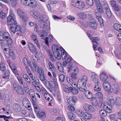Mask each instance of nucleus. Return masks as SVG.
I'll return each instance as SVG.
<instances>
[{
  "mask_svg": "<svg viewBox=\"0 0 121 121\" xmlns=\"http://www.w3.org/2000/svg\"><path fill=\"white\" fill-rule=\"evenodd\" d=\"M24 89H26V90H27L28 91H29V87L26 83H24Z\"/></svg>",
  "mask_w": 121,
  "mask_h": 121,
  "instance_id": "obj_64",
  "label": "nucleus"
},
{
  "mask_svg": "<svg viewBox=\"0 0 121 121\" xmlns=\"http://www.w3.org/2000/svg\"><path fill=\"white\" fill-rule=\"evenodd\" d=\"M65 76L64 74H60L59 76V80L61 82L64 81Z\"/></svg>",
  "mask_w": 121,
  "mask_h": 121,
  "instance_id": "obj_41",
  "label": "nucleus"
},
{
  "mask_svg": "<svg viewBox=\"0 0 121 121\" xmlns=\"http://www.w3.org/2000/svg\"><path fill=\"white\" fill-rule=\"evenodd\" d=\"M83 82V81H81V79L80 80H79L78 82L77 85H76V86H77V87H80L82 85V83Z\"/></svg>",
  "mask_w": 121,
  "mask_h": 121,
  "instance_id": "obj_50",
  "label": "nucleus"
},
{
  "mask_svg": "<svg viewBox=\"0 0 121 121\" xmlns=\"http://www.w3.org/2000/svg\"><path fill=\"white\" fill-rule=\"evenodd\" d=\"M74 73H73L71 75V78L74 79H76L77 78V74L78 73H77L76 72H75Z\"/></svg>",
  "mask_w": 121,
  "mask_h": 121,
  "instance_id": "obj_47",
  "label": "nucleus"
},
{
  "mask_svg": "<svg viewBox=\"0 0 121 121\" xmlns=\"http://www.w3.org/2000/svg\"><path fill=\"white\" fill-rule=\"evenodd\" d=\"M88 79L86 76H84L83 77V78L81 79V80L82 81H83V82H86L87 81Z\"/></svg>",
  "mask_w": 121,
  "mask_h": 121,
  "instance_id": "obj_61",
  "label": "nucleus"
},
{
  "mask_svg": "<svg viewBox=\"0 0 121 121\" xmlns=\"http://www.w3.org/2000/svg\"><path fill=\"white\" fill-rule=\"evenodd\" d=\"M113 8L115 10L117 11H119L121 9V7L118 5H117Z\"/></svg>",
  "mask_w": 121,
  "mask_h": 121,
  "instance_id": "obj_51",
  "label": "nucleus"
},
{
  "mask_svg": "<svg viewBox=\"0 0 121 121\" xmlns=\"http://www.w3.org/2000/svg\"><path fill=\"white\" fill-rule=\"evenodd\" d=\"M85 116L84 118L86 119H89L91 118L92 117V116L91 114L88 113V112H85Z\"/></svg>",
  "mask_w": 121,
  "mask_h": 121,
  "instance_id": "obj_39",
  "label": "nucleus"
},
{
  "mask_svg": "<svg viewBox=\"0 0 121 121\" xmlns=\"http://www.w3.org/2000/svg\"><path fill=\"white\" fill-rule=\"evenodd\" d=\"M5 14L2 11L0 12V17L2 19H4L5 17Z\"/></svg>",
  "mask_w": 121,
  "mask_h": 121,
  "instance_id": "obj_55",
  "label": "nucleus"
},
{
  "mask_svg": "<svg viewBox=\"0 0 121 121\" xmlns=\"http://www.w3.org/2000/svg\"><path fill=\"white\" fill-rule=\"evenodd\" d=\"M17 12L18 16L23 19L22 20L24 22H26L28 18L27 15L24 14L22 10L18 9L17 10Z\"/></svg>",
  "mask_w": 121,
  "mask_h": 121,
  "instance_id": "obj_5",
  "label": "nucleus"
},
{
  "mask_svg": "<svg viewBox=\"0 0 121 121\" xmlns=\"http://www.w3.org/2000/svg\"><path fill=\"white\" fill-rule=\"evenodd\" d=\"M109 87L107 86L104 85V87L105 90L108 92L111 93L112 91H111V86L110 84H108Z\"/></svg>",
  "mask_w": 121,
  "mask_h": 121,
  "instance_id": "obj_32",
  "label": "nucleus"
},
{
  "mask_svg": "<svg viewBox=\"0 0 121 121\" xmlns=\"http://www.w3.org/2000/svg\"><path fill=\"white\" fill-rule=\"evenodd\" d=\"M6 69V67L4 63L3 62H1L0 64V69L2 71H4Z\"/></svg>",
  "mask_w": 121,
  "mask_h": 121,
  "instance_id": "obj_33",
  "label": "nucleus"
},
{
  "mask_svg": "<svg viewBox=\"0 0 121 121\" xmlns=\"http://www.w3.org/2000/svg\"><path fill=\"white\" fill-rule=\"evenodd\" d=\"M73 64L72 63H70V64L69 65L68 68L69 70L68 71V72H70L73 73L76 72L77 73H78L79 71L78 68L74 66H72Z\"/></svg>",
  "mask_w": 121,
  "mask_h": 121,
  "instance_id": "obj_8",
  "label": "nucleus"
},
{
  "mask_svg": "<svg viewBox=\"0 0 121 121\" xmlns=\"http://www.w3.org/2000/svg\"><path fill=\"white\" fill-rule=\"evenodd\" d=\"M95 14L96 16H97V18L98 19V20L100 22V24H103V21L102 19V18L101 17H99V16H98L97 13L96 12L95 13Z\"/></svg>",
  "mask_w": 121,
  "mask_h": 121,
  "instance_id": "obj_42",
  "label": "nucleus"
},
{
  "mask_svg": "<svg viewBox=\"0 0 121 121\" xmlns=\"http://www.w3.org/2000/svg\"><path fill=\"white\" fill-rule=\"evenodd\" d=\"M80 113L79 114V116L80 117L84 118L85 116V112H84L82 110L79 111Z\"/></svg>",
  "mask_w": 121,
  "mask_h": 121,
  "instance_id": "obj_48",
  "label": "nucleus"
},
{
  "mask_svg": "<svg viewBox=\"0 0 121 121\" xmlns=\"http://www.w3.org/2000/svg\"><path fill=\"white\" fill-rule=\"evenodd\" d=\"M114 28L121 33V25L117 23H115L113 25Z\"/></svg>",
  "mask_w": 121,
  "mask_h": 121,
  "instance_id": "obj_25",
  "label": "nucleus"
},
{
  "mask_svg": "<svg viewBox=\"0 0 121 121\" xmlns=\"http://www.w3.org/2000/svg\"><path fill=\"white\" fill-rule=\"evenodd\" d=\"M56 83L54 82H53L50 85V87L53 90L55 89V88L56 87Z\"/></svg>",
  "mask_w": 121,
  "mask_h": 121,
  "instance_id": "obj_59",
  "label": "nucleus"
},
{
  "mask_svg": "<svg viewBox=\"0 0 121 121\" xmlns=\"http://www.w3.org/2000/svg\"><path fill=\"white\" fill-rule=\"evenodd\" d=\"M30 15L36 19L39 18V17L40 15H39L36 11L31 12L30 13Z\"/></svg>",
  "mask_w": 121,
  "mask_h": 121,
  "instance_id": "obj_28",
  "label": "nucleus"
},
{
  "mask_svg": "<svg viewBox=\"0 0 121 121\" xmlns=\"http://www.w3.org/2000/svg\"><path fill=\"white\" fill-rule=\"evenodd\" d=\"M21 2L22 4L24 5H28V2L25 0H21Z\"/></svg>",
  "mask_w": 121,
  "mask_h": 121,
  "instance_id": "obj_63",
  "label": "nucleus"
},
{
  "mask_svg": "<svg viewBox=\"0 0 121 121\" xmlns=\"http://www.w3.org/2000/svg\"><path fill=\"white\" fill-rule=\"evenodd\" d=\"M28 4V5L32 8L36 7L37 5V2L35 0H31L30 2H29Z\"/></svg>",
  "mask_w": 121,
  "mask_h": 121,
  "instance_id": "obj_19",
  "label": "nucleus"
},
{
  "mask_svg": "<svg viewBox=\"0 0 121 121\" xmlns=\"http://www.w3.org/2000/svg\"><path fill=\"white\" fill-rule=\"evenodd\" d=\"M15 26L16 27V31L17 32V35L19 36H20L23 34V30L21 29V26H17V24H16Z\"/></svg>",
  "mask_w": 121,
  "mask_h": 121,
  "instance_id": "obj_16",
  "label": "nucleus"
},
{
  "mask_svg": "<svg viewBox=\"0 0 121 121\" xmlns=\"http://www.w3.org/2000/svg\"><path fill=\"white\" fill-rule=\"evenodd\" d=\"M10 74L9 70L7 69L6 70L4 74V76L2 78L6 81H8L9 80V77Z\"/></svg>",
  "mask_w": 121,
  "mask_h": 121,
  "instance_id": "obj_15",
  "label": "nucleus"
},
{
  "mask_svg": "<svg viewBox=\"0 0 121 121\" xmlns=\"http://www.w3.org/2000/svg\"><path fill=\"white\" fill-rule=\"evenodd\" d=\"M91 102L92 104L94 106H97L98 104V102L97 99L94 97H93L91 99Z\"/></svg>",
  "mask_w": 121,
  "mask_h": 121,
  "instance_id": "obj_38",
  "label": "nucleus"
},
{
  "mask_svg": "<svg viewBox=\"0 0 121 121\" xmlns=\"http://www.w3.org/2000/svg\"><path fill=\"white\" fill-rule=\"evenodd\" d=\"M13 108L14 111L19 112L21 110V108L20 105L19 104L15 103L13 105Z\"/></svg>",
  "mask_w": 121,
  "mask_h": 121,
  "instance_id": "obj_12",
  "label": "nucleus"
},
{
  "mask_svg": "<svg viewBox=\"0 0 121 121\" xmlns=\"http://www.w3.org/2000/svg\"><path fill=\"white\" fill-rule=\"evenodd\" d=\"M86 96L87 98L89 99H92L93 97H93L92 94L89 91H86Z\"/></svg>",
  "mask_w": 121,
  "mask_h": 121,
  "instance_id": "obj_34",
  "label": "nucleus"
},
{
  "mask_svg": "<svg viewBox=\"0 0 121 121\" xmlns=\"http://www.w3.org/2000/svg\"><path fill=\"white\" fill-rule=\"evenodd\" d=\"M109 105L113 106L115 103L114 99H109L108 103Z\"/></svg>",
  "mask_w": 121,
  "mask_h": 121,
  "instance_id": "obj_44",
  "label": "nucleus"
},
{
  "mask_svg": "<svg viewBox=\"0 0 121 121\" xmlns=\"http://www.w3.org/2000/svg\"><path fill=\"white\" fill-rule=\"evenodd\" d=\"M8 33L7 32H4L3 34L0 33V40L2 41L5 40V37H6L7 36V34Z\"/></svg>",
  "mask_w": 121,
  "mask_h": 121,
  "instance_id": "obj_30",
  "label": "nucleus"
},
{
  "mask_svg": "<svg viewBox=\"0 0 121 121\" xmlns=\"http://www.w3.org/2000/svg\"><path fill=\"white\" fill-rule=\"evenodd\" d=\"M53 38H54V37L52 35H49V38L47 37H46L45 38V43L48 46L49 44L48 41H49L50 42H52L53 41Z\"/></svg>",
  "mask_w": 121,
  "mask_h": 121,
  "instance_id": "obj_22",
  "label": "nucleus"
},
{
  "mask_svg": "<svg viewBox=\"0 0 121 121\" xmlns=\"http://www.w3.org/2000/svg\"><path fill=\"white\" fill-rule=\"evenodd\" d=\"M67 79L68 82L73 87H74V86H76V83L74 82H73L71 78H67Z\"/></svg>",
  "mask_w": 121,
  "mask_h": 121,
  "instance_id": "obj_35",
  "label": "nucleus"
},
{
  "mask_svg": "<svg viewBox=\"0 0 121 121\" xmlns=\"http://www.w3.org/2000/svg\"><path fill=\"white\" fill-rule=\"evenodd\" d=\"M108 76L104 73H102L100 75L101 80L102 81L104 82V84L109 83L106 80L108 78Z\"/></svg>",
  "mask_w": 121,
  "mask_h": 121,
  "instance_id": "obj_13",
  "label": "nucleus"
},
{
  "mask_svg": "<svg viewBox=\"0 0 121 121\" xmlns=\"http://www.w3.org/2000/svg\"><path fill=\"white\" fill-rule=\"evenodd\" d=\"M115 103L117 105H121V98L119 97H117Z\"/></svg>",
  "mask_w": 121,
  "mask_h": 121,
  "instance_id": "obj_40",
  "label": "nucleus"
},
{
  "mask_svg": "<svg viewBox=\"0 0 121 121\" xmlns=\"http://www.w3.org/2000/svg\"><path fill=\"white\" fill-rule=\"evenodd\" d=\"M13 87L17 92L20 95L24 94V92L23 88L20 85L14 83L13 84Z\"/></svg>",
  "mask_w": 121,
  "mask_h": 121,
  "instance_id": "obj_4",
  "label": "nucleus"
},
{
  "mask_svg": "<svg viewBox=\"0 0 121 121\" xmlns=\"http://www.w3.org/2000/svg\"><path fill=\"white\" fill-rule=\"evenodd\" d=\"M104 109L107 112L110 113L112 112V106L108 105L105 108V107H103Z\"/></svg>",
  "mask_w": 121,
  "mask_h": 121,
  "instance_id": "obj_24",
  "label": "nucleus"
},
{
  "mask_svg": "<svg viewBox=\"0 0 121 121\" xmlns=\"http://www.w3.org/2000/svg\"><path fill=\"white\" fill-rule=\"evenodd\" d=\"M84 110L86 111L93 112L95 110L92 105L87 104H84L83 105Z\"/></svg>",
  "mask_w": 121,
  "mask_h": 121,
  "instance_id": "obj_10",
  "label": "nucleus"
},
{
  "mask_svg": "<svg viewBox=\"0 0 121 121\" xmlns=\"http://www.w3.org/2000/svg\"><path fill=\"white\" fill-rule=\"evenodd\" d=\"M4 50L5 51L4 53L6 54L5 55L6 56L8 57H10L12 58H13L14 54V52L12 51L11 48H5Z\"/></svg>",
  "mask_w": 121,
  "mask_h": 121,
  "instance_id": "obj_7",
  "label": "nucleus"
},
{
  "mask_svg": "<svg viewBox=\"0 0 121 121\" xmlns=\"http://www.w3.org/2000/svg\"><path fill=\"white\" fill-rule=\"evenodd\" d=\"M86 24L94 30L96 29L97 27L98 24L95 21L93 22H87L86 23Z\"/></svg>",
  "mask_w": 121,
  "mask_h": 121,
  "instance_id": "obj_9",
  "label": "nucleus"
},
{
  "mask_svg": "<svg viewBox=\"0 0 121 121\" xmlns=\"http://www.w3.org/2000/svg\"><path fill=\"white\" fill-rule=\"evenodd\" d=\"M95 83V86L94 88V90L96 91H100L101 89L99 87L100 85V82L99 81H97V82Z\"/></svg>",
  "mask_w": 121,
  "mask_h": 121,
  "instance_id": "obj_23",
  "label": "nucleus"
},
{
  "mask_svg": "<svg viewBox=\"0 0 121 121\" xmlns=\"http://www.w3.org/2000/svg\"><path fill=\"white\" fill-rule=\"evenodd\" d=\"M73 60V59L71 57H69L66 60V61L68 63V65H69L70 64V63H71V61Z\"/></svg>",
  "mask_w": 121,
  "mask_h": 121,
  "instance_id": "obj_60",
  "label": "nucleus"
},
{
  "mask_svg": "<svg viewBox=\"0 0 121 121\" xmlns=\"http://www.w3.org/2000/svg\"><path fill=\"white\" fill-rule=\"evenodd\" d=\"M88 19L90 21H94V18L91 15L89 14L88 15Z\"/></svg>",
  "mask_w": 121,
  "mask_h": 121,
  "instance_id": "obj_57",
  "label": "nucleus"
},
{
  "mask_svg": "<svg viewBox=\"0 0 121 121\" xmlns=\"http://www.w3.org/2000/svg\"><path fill=\"white\" fill-rule=\"evenodd\" d=\"M112 91L116 94L118 93L119 88L118 86L116 85H114L112 86Z\"/></svg>",
  "mask_w": 121,
  "mask_h": 121,
  "instance_id": "obj_21",
  "label": "nucleus"
},
{
  "mask_svg": "<svg viewBox=\"0 0 121 121\" xmlns=\"http://www.w3.org/2000/svg\"><path fill=\"white\" fill-rule=\"evenodd\" d=\"M7 34V36L5 37V40L6 41L7 43L9 45H10L12 43V40L9 33H8Z\"/></svg>",
  "mask_w": 121,
  "mask_h": 121,
  "instance_id": "obj_17",
  "label": "nucleus"
},
{
  "mask_svg": "<svg viewBox=\"0 0 121 121\" xmlns=\"http://www.w3.org/2000/svg\"><path fill=\"white\" fill-rule=\"evenodd\" d=\"M68 109L71 111L73 112L75 110V109L74 106L70 105L69 106Z\"/></svg>",
  "mask_w": 121,
  "mask_h": 121,
  "instance_id": "obj_56",
  "label": "nucleus"
},
{
  "mask_svg": "<svg viewBox=\"0 0 121 121\" xmlns=\"http://www.w3.org/2000/svg\"><path fill=\"white\" fill-rule=\"evenodd\" d=\"M48 17L44 15H40L39 17V22H46L48 19Z\"/></svg>",
  "mask_w": 121,
  "mask_h": 121,
  "instance_id": "obj_14",
  "label": "nucleus"
},
{
  "mask_svg": "<svg viewBox=\"0 0 121 121\" xmlns=\"http://www.w3.org/2000/svg\"><path fill=\"white\" fill-rule=\"evenodd\" d=\"M77 99L76 97H72L71 99H68L67 101L68 103L70 105H74L76 102Z\"/></svg>",
  "mask_w": 121,
  "mask_h": 121,
  "instance_id": "obj_11",
  "label": "nucleus"
},
{
  "mask_svg": "<svg viewBox=\"0 0 121 121\" xmlns=\"http://www.w3.org/2000/svg\"><path fill=\"white\" fill-rule=\"evenodd\" d=\"M53 54L55 57L58 59H59L61 56L59 52V49L58 46L54 44L52 47Z\"/></svg>",
  "mask_w": 121,
  "mask_h": 121,
  "instance_id": "obj_3",
  "label": "nucleus"
},
{
  "mask_svg": "<svg viewBox=\"0 0 121 121\" xmlns=\"http://www.w3.org/2000/svg\"><path fill=\"white\" fill-rule=\"evenodd\" d=\"M70 88V92H71L73 94H76L78 93V88H77H77H75L74 87H71Z\"/></svg>",
  "mask_w": 121,
  "mask_h": 121,
  "instance_id": "obj_27",
  "label": "nucleus"
},
{
  "mask_svg": "<svg viewBox=\"0 0 121 121\" xmlns=\"http://www.w3.org/2000/svg\"><path fill=\"white\" fill-rule=\"evenodd\" d=\"M29 94L31 98L32 99L35 98V92H33V93H31L30 92L29 93Z\"/></svg>",
  "mask_w": 121,
  "mask_h": 121,
  "instance_id": "obj_62",
  "label": "nucleus"
},
{
  "mask_svg": "<svg viewBox=\"0 0 121 121\" xmlns=\"http://www.w3.org/2000/svg\"><path fill=\"white\" fill-rule=\"evenodd\" d=\"M98 10L99 12L101 13H102L103 12V8H102V6L99 7H98Z\"/></svg>",
  "mask_w": 121,
  "mask_h": 121,
  "instance_id": "obj_52",
  "label": "nucleus"
},
{
  "mask_svg": "<svg viewBox=\"0 0 121 121\" xmlns=\"http://www.w3.org/2000/svg\"><path fill=\"white\" fill-rule=\"evenodd\" d=\"M85 6V5L84 3L81 1H80L78 8L80 9H82Z\"/></svg>",
  "mask_w": 121,
  "mask_h": 121,
  "instance_id": "obj_43",
  "label": "nucleus"
},
{
  "mask_svg": "<svg viewBox=\"0 0 121 121\" xmlns=\"http://www.w3.org/2000/svg\"><path fill=\"white\" fill-rule=\"evenodd\" d=\"M39 26L41 29H42L43 30H40L38 31V33H40L41 34L39 35L41 37V39H43L47 35V23L46 22H40Z\"/></svg>",
  "mask_w": 121,
  "mask_h": 121,
  "instance_id": "obj_2",
  "label": "nucleus"
},
{
  "mask_svg": "<svg viewBox=\"0 0 121 121\" xmlns=\"http://www.w3.org/2000/svg\"><path fill=\"white\" fill-rule=\"evenodd\" d=\"M103 7V8L105 11V13L107 16V17L108 18H110L112 16V14L108 5L106 3H104Z\"/></svg>",
  "mask_w": 121,
  "mask_h": 121,
  "instance_id": "obj_6",
  "label": "nucleus"
},
{
  "mask_svg": "<svg viewBox=\"0 0 121 121\" xmlns=\"http://www.w3.org/2000/svg\"><path fill=\"white\" fill-rule=\"evenodd\" d=\"M63 87L64 91L66 92L69 93L70 92V88L71 87H69L65 84H63Z\"/></svg>",
  "mask_w": 121,
  "mask_h": 121,
  "instance_id": "obj_26",
  "label": "nucleus"
},
{
  "mask_svg": "<svg viewBox=\"0 0 121 121\" xmlns=\"http://www.w3.org/2000/svg\"><path fill=\"white\" fill-rule=\"evenodd\" d=\"M96 96H98L97 98H101L103 97V95L101 93L98 92L95 94Z\"/></svg>",
  "mask_w": 121,
  "mask_h": 121,
  "instance_id": "obj_58",
  "label": "nucleus"
},
{
  "mask_svg": "<svg viewBox=\"0 0 121 121\" xmlns=\"http://www.w3.org/2000/svg\"><path fill=\"white\" fill-rule=\"evenodd\" d=\"M23 77L27 82H29V83H31V81L27 74H24L23 75Z\"/></svg>",
  "mask_w": 121,
  "mask_h": 121,
  "instance_id": "obj_37",
  "label": "nucleus"
},
{
  "mask_svg": "<svg viewBox=\"0 0 121 121\" xmlns=\"http://www.w3.org/2000/svg\"><path fill=\"white\" fill-rule=\"evenodd\" d=\"M67 114L70 120H73L76 117L75 115L73 113L70 112H69Z\"/></svg>",
  "mask_w": 121,
  "mask_h": 121,
  "instance_id": "obj_29",
  "label": "nucleus"
},
{
  "mask_svg": "<svg viewBox=\"0 0 121 121\" xmlns=\"http://www.w3.org/2000/svg\"><path fill=\"white\" fill-rule=\"evenodd\" d=\"M91 79L95 83L97 82V81H99L97 79L98 77L96 73L94 72H92L91 74Z\"/></svg>",
  "mask_w": 121,
  "mask_h": 121,
  "instance_id": "obj_20",
  "label": "nucleus"
},
{
  "mask_svg": "<svg viewBox=\"0 0 121 121\" xmlns=\"http://www.w3.org/2000/svg\"><path fill=\"white\" fill-rule=\"evenodd\" d=\"M80 0H79L77 2L75 3V4H73L72 5L74 7L78 8L79 3L80 1Z\"/></svg>",
  "mask_w": 121,
  "mask_h": 121,
  "instance_id": "obj_54",
  "label": "nucleus"
},
{
  "mask_svg": "<svg viewBox=\"0 0 121 121\" xmlns=\"http://www.w3.org/2000/svg\"><path fill=\"white\" fill-rule=\"evenodd\" d=\"M29 103V101L27 98H24L23 101V104L24 106L25 107H27V104H30Z\"/></svg>",
  "mask_w": 121,
  "mask_h": 121,
  "instance_id": "obj_36",
  "label": "nucleus"
},
{
  "mask_svg": "<svg viewBox=\"0 0 121 121\" xmlns=\"http://www.w3.org/2000/svg\"><path fill=\"white\" fill-rule=\"evenodd\" d=\"M31 38L34 42L37 41V38L36 36L35 35L33 34L31 36Z\"/></svg>",
  "mask_w": 121,
  "mask_h": 121,
  "instance_id": "obj_49",
  "label": "nucleus"
},
{
  "mask_svg": "<svg viewBox=\"0 0 121 121\" xmlns=\"http://www.w3.org/2000/svg\"><path fill=\"white\" fill-rule=\"evenodd\" d=\"M110 4L113 8L117 5L115 1L112 0L111 1Z\"/></svg>",
  "mask_w": 121,
  "mask_h": 121,
  "instance_id": "obj_53",
  "label": "nucleus"
},
{
  "mask_svg": "<svg viewBox=\"0 0 121 121\" xmlns=\"http://www.w3.org/2000/svg\"><path fill=\"white\" fill-rule=\"evenodd\" d=\"M100 114L103 116H105L107 115V112L104 110H102L99 111Z\"/></svg>",
  "mask_w": 121,
  "mask_h": 121,
  "instance_id": "obj_45",
  "label": "nucleus"
},
{
  "mask_svg": "<svg viewBox=\"0 0 121 121\" xmlns=\"http://www.w3.org/2000/svg\"><path fill=\"white\" fill-rule=\"evenodd\" d=\"M37 117L39 118L42 119L46 117V114L43 112H40L39 113H38L37 114Z\"/></svg>",
  "mask_w": 121,
  "mask_h": 121,
  "instance_id": "obj_31",
  "label": "nucleus"
},
{
  "mask_svg": "<svg viewBox=\"0 0 121 121\" xmlns=\"http://www.w3.org/2000/svg\"><path fill=\"white\" fill-rule=\"evenodd\" d=\"M16 21V17L14 14H11L7 17V24L8 25L11 26L9 28L10 31L13 32L14 34L16 32V24H17Z\"/></svg>",
  "mask_w": 121,
  "mask_h": 121,
  "instance_id": "obj_1",
  "label": "nucleus"
},
{
  "mask_svg": "<svg viewBox=\"0 0 121 121\" xmlns=\"http://www.w3.org/2000/svg\"><path fill=\"white\" fill-rule=\"evenodd\" d=\"M86 3L89 5L91 6L93 4V0H86Z\"/></svg>",
  "mask_w": 121,
  "mask_h": 121,
  "instance_id": "obj_46",
  "label": "nucleus"
},
{
  "mask_svg": "<svg viewBox=\"0 0 121 121\" xmlns=\"http://www.w3.org/2000/svg\"><path fill=\"white\" fill-rule=\"evenodd\" d=\"M28 47L29 50L32 52H36V48L32 43L30 42L29 43Z\"/></svg>",
  "mask_w": 121,
  "mask_h": 121,
  "instance_id": "obj_18",
  "label": "nucleus"
}]
</instances>
